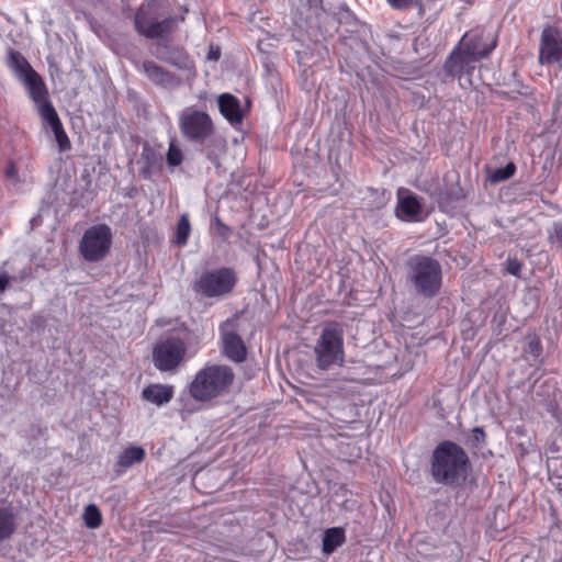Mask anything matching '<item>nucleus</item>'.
Listing matches in <instances>:
<instances>
[{"mask_svg": "<svg viewBox=\"0 0 562 562\" xmlns=\"http://www.w3.org/2000/svg\"><path fill=\"white\" fill-rule=\"evenodd\" d=\"M173 386L164 384H149L142 391V398L156 406H162L171 401Z\"/></svg>", "mask_w": 562, "mask_h": 562, "instance_id": "16", "label": "nucleus"}, {"mask_svg": "<svg viewBox=\"0 0 562 562\" xmlns=\"http://www.w3.org/2000/svg\"><path fill=\"white\" fill-rule=\"evenodd\" d=\"M25 86L30 98L36 103L47 100V89L36 71L29 72V75L21 80Z\"/></svg>", "mask_w": 562, "mask_h": 562, "instance_id": "19", "label": "nucleus"}, {"mask_svg": "<svg viewBox=\"0 0 562 562\" xmlns=\"http://www.w3.org/2000/svg\"><path fill=\"white\" fill-rule=\"evenodd\" d=\"M551 238L562 247V223L554 224V234Z\"/></svg>", "mask_w": 562, "mask_h": 562, "instance_id": "36", "label": "nucleus"}, {"mask_svg": "<svg viewBox=\"0 0 562 562\" xmlns=\"http://www.w3.org/2000/svg\"><path fill=\"white\" fill-rule=\"evenodd\" d=\"M315 364L322 371L341 367L345 362L344 329L336 322L328 323L314 346Z\"/></svg>", "mask_w": 562, "mask_h": 562, "instance_id": "6", "label": "nucleus"}, {"mask_svg": "<svg viewBox=\"0 0 562 562\" xmlns=\"http://www.w3.org/2000/svg\"><path fill=\"white\" fill-rule=\"evenodd\" d=\"M221 57V50L218 47H210V50L207 53V59L210 60H217Z\"/></svg>", "mask_w": 562, "mask_h": 562, "instance_id": "37", "label": "nucleus"}, {"mask_svg": "<svg viewBox=\"0 0 562 562\" xmlns=\"http://www.w3.org/2000/svg\"><path fill=\"white\" fill-rule=\"evenodd\" d=\"M112 245V232L106 224H98L88 228L79 243L81 256L90 262L102 260Z\"/></svg>", "mask_w": 562, "mask_h": 562, "instance_id": "10", "label": "nucleus"}, {"mask_svg": "<svg viewBox=\"0 0 562 562\" xmlns=\"http://www.w3.org/2000/svg\"><path fill=\"white\" fill-rule=\"evenodd\" d=\"M538 63L548 66L562 63V35L559 29L546 26L542 30Z\"/></svg>", "mask_w": 562, "mask_h": 562, "instance_id": "12", "label": "nucleus"}, {"mask_svg": "<svg viewBox=\"0 0 562 562\" xmlns=\"http://www.w3.org/2000/svg\"><path fill=\"white\" fill-rule=\"evenodd\" d=\"M18 527L16 515L12 507H0V542L9 540Z\"/></svg>", "mask_w": 562, "mask_h": 562, "instance_id": "21", "label": "nucleus"}, {"mask_svg": "<svg viewBox=\"0 0 562 562\" xmlns=\"http://www.w3.org/2000/svg\"><path fill=\"white\" fill-rule=\"evenodd\" d=\"M37 105L40 115L49 124V126L60 121L56 110L48 100L41 102Z\"/></svg>", "mask_w": 562, "mask_h": 562, "instance_id": "28", "label": "nucleus"}, {"mask_svg": "<svg viewBox=\"0 0 562 562\" xmlns=\"http://www.w3.org/2000/svg\"><path fill=\"white\" fill-rule=\"evenodd\" d=\"M516 166L513 162H508L505 167L495 169L490 179L492 182H501L507 180L514 176Z\"/></svg>", "mask_w": 562, "mask_h": 562, "instance_id": "29", "label": "nucleus"}, {"mask_svg": "<svg viewBox=\"0 0 562 562\" xmlns=\"http://www.w3.org/2000/svg\"><path fill=\"white\" fill-rule=\"evenodd\" d=\"M8 66L14 71L15 76L22 80L29 72L35 71L24 56L16 52L10 50L8 56Z\"/></svg>", "mask_w": 562, "mask_h": 562, "instance_id": "23", "label": "nucleus"}, {"mask_svg": "<svg viewBox=\"0 0 562 562\" xmlns=\"http://www.w3.org/2000/svg\"><path fill=\"white\" fill-rule=\"evenodd\" d=\"M142 67L147 78L155 85L171 87L179 83L177 78L171 72L156 65L151 60L144 61Z\"/></svg>", "mask_w": 562, "mask_h": 562, "instance_id": "17", "label": "nucleus"}, {"mask_svg": "<svg viewBox=\"0 0 562 562\" xmlns=\"http://www.w3.org/2000/svg\"><path fill=\"white\" fill-rule=\"evenodd\" d=\"M25 86L30 98L36 103L47 100V89L36 71L29 72V75L21 80Z\"/></svg>", "mask_w": 562, "mask_h": 562, "instance_id": "20", "label": "nucleus"}, {"mask_svg": "<svg viewBox=\"0 0 562 562\" xmlns=\"http://www.w3.org/2000/svg\"><path fill=\"white\" fill-rule=\"evenodd\" d=\"M430 471L436 483L460 486L471 471V462L461 446L443 440L432 451Z\"/></svg>", "mask_w": 562, "mask_h": 562, "instance_id": "2", "label": "nucleus"}, {"mask_svg": "<svg viewBox=\"0 0 562 562\" xmlns=\"http://www.w3.org/2000/svg\"><path fill=\"white\" fill-rule=\"evenodd\" d=\"M83 519L88 528L95 529L100 527L102 522V515L100 509L95 505L89 504L85 508Z\"/></svg>", "mask_w": 562, "mask_h": 562, "instance_id": "26", "label": "nucleus"}, {"mask_svg": "<svg viewBox=\"0 0 562 562\" xmlns=\"http://www.w3.org/2000/svg\"><path fill=\"white\" fill-rule=\"evenodd\" d=\"M145 450L142 447L132 446L126 448L116 461V467L127 469L135 463H140L145 459Z\"/></svg>", "mask_w": 562, "mask_h": 562, "instance_id": "24", "label": "nucleus"}, {"mask_svg": "<svg viewBox=\"0 0 562 562\" xmlns=\"http://www.w3.org/2000/svg\"><path fill=\"white\" fill-rule=\"evenodd\" d=\"M407 280L417 294L425 297L436 296L441 288V265L432 257L415 255L406 263Z\"/></svg>", "mask_w": 562, "mask_h": 562, "instance_id": "5", "label": "nucleus"}, {"mask_svg": "<svg viewBox=\"0 0 562 562\" xmlns=\"http://www.w3.org/2000/svg\"><path fill=\"white\" fill-rule=\"evenodd\" d=\"M218 108L222 115L231 123L238 124L241 122L240 105L237 98L232 94L224 93L218 98Z\"/></svg>", "mask_w": 562, "mask_h": 562, "instance_id": "18", "label": "nucleus"}, {"mask_svg": "<svg viewBox=\"0 0 562 562\" xmlns=\"http://www.w3.org/2000/svg\"><path fill=\"white\" fill-rule=\"evenodd\" d=\"M10 281L11 277L7 271L0 273V294H2L7 290Z\"/></svg>", "mask_w": 562, "mask_h": 562, "instance_id": "35", "label": "nucleus"}, {"mask_svg": "<svg viewBox=\"0 0 562 562\" xmlns=\"http://www.w3.org/2000/svg\"><path fill=\"white\" fill-rule=\"evenodd\" d=\"M396 215L402 221L419 222L423 220V204L420 199L407 189L397 191Z\"/></svg>", "mask_w": 562, "mask_h": 562, "instance_id": "13", "label": "nucleus"}, {"mask_svg": "<svg viewBox=\"0 0 562 562\" xmlns=\"http://www.w3.org/2000/svg\"><path fill=\"white\" fill-rule=\"evenodd\" d=\"M505 265H506V271L509 274H512L514 277H519L522 265L516 257H508L506 259Z\"/></svg>", "mask_w": 562, "mask_h": 562, "instance_id": "33", "label": "nucleus"}, {"mask_svg": "<svg viewBox=\"0 0 562 562\" xmlns=\"http://www.w3.org/2000/svg\"><path fill=\"white\" fill-rule=\"evenodd\" d=\"M216 224H217V234L223 238H227L232 233L231 227L227 226L226 224L222 223L218 218H216Z\"/></svg>", "mask_w": 562, "mask_h": 562, "instance_id": "34", "label": "nucleus"}, {"mask_svg": "<svg viewBox=\"0 0 562 562\" xmlns=\"http://www.w3.org/2000/svg\"><path fill=\"white\" fill-rule=\"evenodd\" d=\"M15 175V169L14 167H11L9 170H8V176L9 177H13Z\"/></svg>", "mask_w": 562, "mask_h": 562, "instance_id": "38", "label": "nucleus"}, {"mask_svg": "<svg viewBox=\"0 0 562 562\" xmlns=\"http://www.w3.org/2000/svg\"><path fill=\"white\" fill-rule=\"evenodd\" d=\"M497 46V34L486 26L465 32L445 63L448 76L461 78L471 74L474 64L487 58Z\"/></svg>", "mask_w": 562, "mask_h": 562, "instance_id": "1", "label": "nucleus"}, {"mask_svg": "<svg viewBox=\"0 0 562 562\" xmlns=\"http://www.w3.org/2000/svg\"><path fill=\"white\" fill-rule=\"evenodd\" d=\"M337 0H299L294 11V23L311 37L323 35L328 30L330 14Z\"/></svg>", "mask_w": 562, "mask_h": 562, "instance_id": "7", "label": "nucleus"}, {"mask_svg": "<svg viewBox=\"0 0 562 562\" xmlns=\"http://www.w3.org/2000/svg\"><path fill=\"white\" fill-rule=\"evenodd\" d=\"M187 347L183 340L170 337L158 341L153 350L154 366L161 372L176 370L183 361Z\"/></svg>", "mask_w": 562, "mask_h": 562, "instance_id": "11", "label": "nucleus"}, {"mask_svg": "<svg viewBox=\"0 0 562 562\" xmlns=\"http://www.w3.org/2000/svg\"><path fill=\"white\" fill-rule=\"evenodd\" d=\"M50 128L55 135L56 142L58 143L60 150L68 149L70 147V143L66 132L64 131L61 122H57L56 124L52 125Z\"/></svg>", "mask_w": 562, "mask_h": 562, "instance_id": "31", "label": "nucleus"}, {"mask_svg": "<svg viewBox=\"0 0 562 562\" xmlns=\"http://www.w3.org/2000/svg\"><path fill=\"white\" fill-rule=\"evenodd\" d=\"M237 280V273L233 268L206 270L195 278L192 291L200 299L218 301L233 292Z\"/></svg>", "mask_w": 562, "mask_h": 562, "instance_id": "8", "label": "nucleus"}, {"mask_svg": "<svg viewBox=\"0 0 562 562\" xmlns=\"http://www.w3.org/2000/svg\"><path fill=\"white\" fill-rule=\"evenodd\" d=\"M182 151L173 143H170L167 153V162L171 167H177L182 162Z\"/></svg>", "mask_w": 562, "mask_h": 562, "instance_id": "32", "label": "nucleus"}, {"mask_svg": "<svg viewBox=\"0 0 562 562\" xmlns=\"http://www.w3.org/2000/svg\"><path fill=\"white\" fill-rule=\"evenodd\" d=\"M191 234V224L189 221V215L183 213L180 215L176 232L173 243L180 247H183L188 244V239Z\"/></svg>", "mask_w": 562, "mask_h": 562, "instance_id": "25", "label": "nucleus"}, {"mask_svg": "<svg viewBox=\"0 0 562 562\" xmlns=\"http://www.w3.org/2000/svg\"><path fill=\"white\" fill-rule=\"evenodd\" d=\"M386 2L395 10H409L412 8H417L419 16H423L425 13L422 0H386Z\"/></svg>", "mask_w": 562, "mask_h": 562, "instance_id": "27", "label": "nucleus"}, {"mask_svg": "<svg viewBox=\"0 0 562 562\" xmlns=\"http://www.w3.org/2000/svg\"><path fill=\"white\" fill-rule=\"evenodd\" d=\"M234 380L235 374L231 367L224 364L206 366L198 371L189 385V392L196 401H211L228 393Z\"/></svg>", "mask_w": 562, "mask_h": 562, "instance_id": "4", "label": "nucleus"}, {"mask_svg": "<svg viewBox=\"0 0 562 562\" xmlns=\"http://www.w3.org/2000/svg\"><path fill=\"white\" fill-rule=\"evenodd\" d=\"M346 540L345 531L342 528L333 527L325 530L323 536V552L325 554H331L337 550Z\"/></svg>", "mask_w": 562, "mask_h": 562, "instance_id": "22", "label": "nucleus"}, {"mask_svg": "<svg viewBox=\"0 0 562 562\" xmlns=\"http://www.w3.org/2000/svg\"><path fill=\"white\" fill-rule=\"evenodd\" d=\"M178 124L183 138L199 145L210 139L215 131L211 116L194 106H188L179 113Z\"/></svg>", "mask_w": 562, "mask_h": 562, "instance_id": "9", "label": "nucleus"}, {"mask_svg": "<svg viewBox=\"0 0 562 562\" xmlns=\"http://www.w3.org/2000/svg\"><path fill=\"white\" fill-rule=\"evenodd\" d=\"M155 56L179 69L190 70L193 68V61L189 55L180 48L171 47L169 45H158Z\"/></svg>", "mask_w": 562, "mask_h": 562, "instance_id": "14", "label": "nucleus"}, {"mask_svg": "<svg viewBox=\"0 0 562 562\" xmlns=\"http://www.w3.org/2000/svg\"><path fill=\"white\" fill-rule=\"evenodd\" d=\"M164 0H145L134 15L136 32L149 40L166 38L178 27L175 15H165Z\"/></svg>", "mask_w": 562, "mask_h": 562, "instance_id": "3", "label": "nucleus"}, {"mask_svg": "<svg viewBox=\"0 0 562 562\" xmlns=\"http://www.w3.org/2000/svg\"><path fill=\"white\" fill-rule=\"evenodd\" d=\"M369 191L372 192V193H376V190H374L372 188H369Z\"/></svg>", "mask_w": 562, "mask_h": 562, "instance_id": "39", "label": "nucleus"}, {"mask_svg": "<svg viewBox=\"0 0 562 562\" xmlns=\"http://www.w3.org/2000/svg\"><path fill=\"white\" fill-rule=\"evenodd\" d=\"M223 353L234 362H243L246 359V346L236 333H223Z\"/></svg>", "mask_w": 562, "mask_h": 562, "instance_id": "15", "label": "nucleus"}, {"mask_svg": "<svg viewBox=\"0 0 562 562\" xmlns=\"http://www.w3.org/2000/svg\"><path fill=\"white\" fill-rule=\"evenodd\" d=\"M485 438H486V435H485V431L482 427H474L472 430H471V434L469 436V438L467 439V445L470 446L471 448H474V449H479V448H482L483 445L485 443Z\"/></svg>", "mask_w": 562, "mask_h": 562, "instance_id": "30", "label": "nucleus"}]
</instances>
